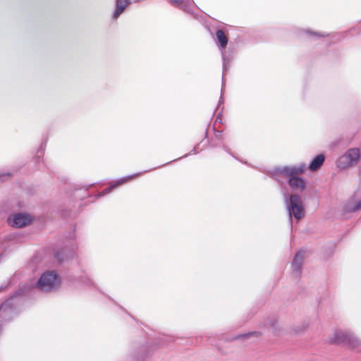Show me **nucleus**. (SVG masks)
Masks as SVG:
<instances>
[{
    "instance_id": "1",
    "label": "nucleus",
    "mask_w": 361,
    "mask_h": 361,
    "mask_svg": "<svg viewBox=\"0 0 361 361\" xmlns=\"http://www.w3.org/2000/svg\"><path fill=\"white\" fill-rule=\"evenodd\" d=\"M360 159V151L357 147L348 149L336 161V166L341 169H347L357 165Z\"/></svg>"
},
{
    "instance_id": "2",
    "label": "nucleus",
    "mask_w": 361,
    "mask_h": 361,
    "mask_svg": "<svg viewBox=\"0 0 361 361\" xmlns=\"http://www.w3.org/2000/svg\"><path fill=\"white\" fill-rule=\"evenodd\" d=\"M332 343L343 344L350 348H355L360 345L359 340L351 333L348 331H337L331 341Z\"/></svg>"
},
{
    "instance_id": "3",
    "label": "nucleus",
    "mask_w": 361,
    "mask_h": 361,
    "mask_svg": "<svg viewBox=\"0 0 361 361\" xmlns=\"http://www.w3.org/2000/svg\"><path fill=\"white\" fill-rule=\"evenodd\" d=\"M58 284V276L53 271H47L42 274L37 282L38 288L45 291L51 290Z\"/></svg>"
},
{
    "instance_id": "4",
    "label": "nucleus",
    "mask_w": 361,
    "mask_h": 361,
    "mask_svg": "<svg viewBox=\"0 0 361 361\" xmlns=\"http://www.w3.org/2000/svg\"><path fill=\"white\" fill-rule=\"evenodd\" d=\"M290 214L297 219H300L304 216V210L300 197L298 195H292L290 197Z\"/></svg>"
},
{
    "instance_id": "5",
    "label": "nucleus",
    "mask_w": 361,
    "mask_h": 361,
    "mask_svg": "<svg viewBox=\"0 0 361 361\" xmlns=\"http://www.w3.org/2000/svg\"><path fill=\"white\" fill-rule=\"evenodd\" d=\"M32 221L31 217L27 214H17L8 219V224L13 227L21 228L29 224Z\"/></svg>"
},
{
    "instance_id": "6",
    "label": "nucleus",
    "mask_w": 361,
    "mask_h": 361,
    "mask_svg": "<svg viewBox=\"0 0 361 361\" xmlns=\"http://www.w3.org/2000/svg\"><path fill=\"white\" fill-rule=\"evenodd\" d=\"M130 4L129 0H116V8L113 15L114 18L116 19Z\"/></svg>"
},
{
    "instance_id": "7",
    "label": "nucleus",
    "mask_w": 361,
    "mask_h": 361,
    "mask_svg": "<svg viewBox=\"0 0 361 361\" xmlns=\"http://www.w3.org/2000/svg\"><path fill=\"white\" fill-rule=\"evenodd\" d=\"M216 43L221 48L224 49L228 44V37L225 32L222 30H219L216 32Z\"/></svg>"
},
{
    "instance_id": "8",
    "label": "nucleus",
    "mask_w": 361,
    "mask_h": 361,
    "mask_svg": "<svg viewBox=\"0 0 361 361\" xmlns=\"http://www.w3.org/2000/svg\"><path fill=\"white\" fill-rule=\"evenodd\" d=\"M288 183L293 189L303 190L305 187L304 180L299 177H289Z\"/></svg>"
},
{
    "instance_id": "9",
    "label": "nucleus",
    "mask_w": 361,
    "mask_h": 361,
    "mask_svg": "<svg viewBox=\"0 0 361 361\" xmlns=\"http://www.w3.org/2000/svg\"><path fill=\"white\" fill-rule=\"evenodd\" d=\"M324 159L325 157L323 154L316 156L310 163L309 169L312 171L318 170L323 164Z\"/></svg>"
},
{
    "instance_id": "10",
    "label": "nucleus",
    "mask_w": 361,
    "mask_h": 361,
    "mask_svg": "<svg viewBox=\"0 0 361 361\" xmlns=\"http://www.w3.org/2000/svg\"><path fill=\"white\" fill-rule=\"evenodd\" d=\"M305 171V166L301 165L299 166L292 167L286 170L288 177H298V175L302 174Z\"/></svg>"
},
{
    "instance_id": "11",
    "label": "nucleus",
    "mask_w": 361,
    "mask_h": 361,
    "mask_svg": "<svg viewBox=\"0 0 361 361\" xmlns=\"http://www.w3.org/2000/svg\"><path fill=\"white\" fill-rule=\"evenodd\" d=\"M303 258L304 252L302 251H300L296 253L293 262V265L297 271H299L300 269Z\"/></svg>"
},
{
    "instance_id": "12",
    "label": "nucleus",
    "mask_w": 361,
    "mask_h": 361,
    "mask_svg": "<svg viewBox=\"0 0 361 361\" xmlns=\"http://www.w3.org/2000/svg\"><path fill=\"white\" fill-rule=\"evenodd\" d=\"M140 175V173H137V174H133L132 176H127V177H125V178H123L120 180H118L115 185H112L111 188H114L118 185H122V184H124L137 177H138Z\"/></svg>"
},
{
    "instance_id": "13",
    "label": "nucleus",
    "mask_w": 361,
    "mask_h": 361,
    "mask_svg": "<svg viewBox=\"0 0 361 361\" xmlns=\"http://www.w3.org/2000/svg\"><path fill=\"white\" fill-rule=\"evenodd\" d=\"M171 2L174 5H180L182 4L183 0H171Z\"/></svg>"
},
{
    "instance_id": "14",
    "label": "nucleus",
    "mask_w": 361,
    "mask_h": 361,
    "mask_svg": "<svg viewBox=\"0 0 361 361\" xmlns=\"http://www.w3.org/2000/svg\"><path fill=\"white\" fill-rule=\"evenodd\" d=\"M361 209V200L357 203V204L355 207V210L360 209Z\"/></svg>"
},
{
    "instance_id": "15",
    "label": "nucleus",
    "mask_w": 361,
    "mask_h": 361,
    "mask_svg": "<svg viewBox=\"0 0 361 361\" xmlns=\"http://www.w3.org/2000/svg\"><path fill=\"white\" fill-rule=\"evenodd\" d=\"M4 290L3 288H0V293Z\"/></svg>"
}]
</instances>
